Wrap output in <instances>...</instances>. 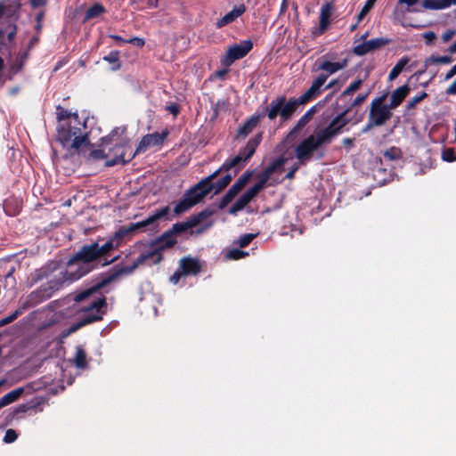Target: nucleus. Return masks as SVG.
I'll return each instance as SVG.
<instances>
[{
	"label": "nucleus",
	"mask_w": 456,
	"mask_h": 456,
	"mask_svg": "<svg viewBox=\"0 0 456 456\" xmlns=\"http://www.w3.org/2000/svg\"><path fill=\"white\" fill-rule=\"evenodd\" d=\"M118 247H120V242L116 241L113 235L102 245H100L98 240L85 244L67 261V266L69 270H65L61 273L69 282L77 281L97 268L102 258L104 261L101 264L102 266H107L116 262L119 256L110 260L106 256L111 250Z\"/></svg>",
	"instance_id": "nucleus-1"
},
{
	"label": "nucleus",
	"mask_w": 456,
	"mask_h": 456,
	"mask_svg": "<svg viewBox=\"0 0 456 456\" xmlns=\"http://www.w3.org/2000/svg\"><path fill=\"white\" fill-rule=\"evenodd\" d=\"M247 162V159L239 155L226 159L217 170L201 179L199 183L184 191L182 198L175 204L173 216H178L200 203L205 197L212 191L214 188L213 181L221 172H226L232 168H235V175L244 167Z\"/></svg>",
	"instance_id": "nucleus-2"
},
{
	"label": "nucleus",
	"mask_w": 456,
	"mask_h": 456,
	"mask_svg": "<svg viewBox=\"0 0 456 456\" xmlns=\"http://www.w3.org/2000/svg\"><path fill=\"white\" fill-rule=\"evenodd\" d=\"M118 130L119 128H114L109 135L101 138L102 144H114V148L110 149V151H115V157L107 159L105 163L107 167H113L118 164L126 165L137 154L144 152L148 148L161 146L169 134L167 129H164L161 133L154 132L152 134H147L141 139L135 151L130 153L128 159H126V150L129 148L128 141L118 137Z\"/></svg>",
	"instance_id": "nucleus-3"
},
{
	"label": "nucleus",
	"mask_w": 456,
	"mask_h": 456,
	"mask_svg": "<svg viewBox=\"0 0 456 456\" xmlns=\"http://www.w3.org/2000/svg\"><path fill=\"white\" fill-rule=\"evenodd\" d=\"M57 141L70 154H85L86 148L91 146L90 132L86 121L74 114L70 121L61 123L57 128Z\"/></svg>",
	"instance_id": "nucleus-4"
},
{
	"label": "nucleus",
	"mask_w": 456,
	"mask_h": 456,
	"mask_svg": "<svg viewBox=\"0 0 456 456\" xmlns=\"http://www.w3.org/2000/svg\"><path fill=\"white\" fill-rule=\"evenodd\" d=\"M327 78L328 75H324L323 73L320 74L314 80L309 89L298 98H289L287 101L285 95H281L273 99L275 103L278 102L281 103L279 107V110L281 112V120L285 122L291 119L294 113L297 111L300 105L305 104L312 99L318 96L321 94L320 88L324 85Z\"/></svg>",
	"instance_id": "nucleus-5"
},
{
	"label": "nucleus",
	"mask_w": 456,
	"mask_h": 456,
	"mask_svg": "<svg viewBox=\"0 0 456 456\" xmlns=\"http://www.w3.org/2000/svg\"><path fill=\"white\" fill-rule=\"evenodd\" d=\"M153 253H142L141 254L131 265L127 266H119L115 265L110 273L104 277L102 281L96 282L90 288H87L74 296V300L76 302H83L89 297H91L94 294L100 291L102 289L110 284L112 281L117 280L118 278L123 275H128L134 273V271L141 265L145 263L147 260L151 259V256Z\"/></svg>",
	"instance_id": "nucleus-6"
},
{
	"label": "nucleus",
	"mask_w": 456,
	"mask_h": 456,
	"mask_svg": "<svg viewBox=\"0 0 456 456\" xmlns=\"http://www.w3.org/2000/svg\"><path fill=\"white\" fill-rule=\"evenodd\" d=\"M153 253H142L141 254L131 265L127 266H119L115 265L110 273L104 277L102 281L96 282L90 288H87L74 296V300L76 302H83L89 297H91L94 294L100 291L102 289L110 284L112 281L117 280L118 278L123 275H128L134 273V271L141 265L145 263L147 260L151 259V256Z\"/></svg>",
	"instance_id": "nucleus-7"
},
{
	"label": "nucleus",
	"mask_w": 456,
	"mask_h": 456,
	"mask_svg": "<svg viewBox=\"0 0 456 456\" xmlns=\"http://www.w3.org/2000/svg\"><path fill=\"white\" fill-rule=\"evenodd\" d=\"M387 93L372 100L369 114L368 128L373 126H382L392 117V110L399 106V87L395 89L391 95V102L386 104Z\"/></svg>",
	"instance_id": "nucleus-8"
},
{
	"label": "nucleus",
	"mask_w": 456,
	"mask_h": 456,
	"mask_svg": "<svg viewBox=\"0 0 456 456\" xmlns=\"http://www.w3.org/2000/svg\"><path fill=\"white\" fill-rule=\"evenodd\" d=\"M69 282L66 277L61 273L59 277H55L47 281L46 284L42 285L37 289L32 291L27 297V299L21 304L22 306H26V310L30 307H34L47 299L51 298L53 293L59 290L65 282Z\"/></svg>",
	"instance_id": "nucleus-9"
},
{
	"label": "nucleus",
	"mask_w": 456,
	"mask_h": 456,
	"mask_svg": "<svg viewBox=\"0 0 456 456\" xmlns=\"http://www.w3.org/2000/svg\"><path fill=\"white\" fill-rule=\"evenodd\" d=\"M106 306L107 302L104 296L91 301L81 309L85 315L71 325L69 331L74 332L87 324L102 320V315L105 314V311L102 309Z\"/></svg>",
	"instance_id": "nucleus-10"
},
{
	"label": "nucleus",
	"mask_w": 456,
	"mask_h": 456,
	"mask_svg": "<svg viewBox=\"0 0 456 456\" xmlns=\"http://www.w3.org/2000/svg\"><path fill=\"white\" fill-rule=\"evenodd\" d=\"M106 306L107 302L104 296L91 301L81 309L85 315L71 325L69 331L74 332L87 324L102 320V315L105 314V311L102 309Z\"/></svg>",
	"instance_id": "nucleus-11"
},
{
	"label": "nucleus",
	"mask_w": 456,
	"mask_h": 456,
	"mask_svg": "<svg viewBox=\"0 0 456 456\" xmlns=\"http://www.w3.org/2000/svg\"><path fill=\"white\" fill-rule=\"evenodd\" d=\"M281 102H274L273 100L269 105L265 106L260 113L253 114L246 122L238 128V135L247 137L252 130L257 126L259 120L267 117L270 120H274L278 116L281 117L279 107Z\"/></svg>",
	"instance_id": "nucleus-12"
},
{
	"label": "nucleus",
	"mask_w": 456,
	"mask_h": 456,
	"mask_svg": "<svg viewBox=\"0 0 456 456\" xmlns=\"http://www.w3.org/2000/svg\"><path fill=\"white\" fill-rule=\"evenodd\" d=\"M213 214V210H211L210 208H205L200 212L191 216L184 222H178L174 224L170 230L172 231L175 237L178 235H182L183 233L187 232L189 230H191L192 228L198 226L201 222L210 217Z\"/></svg>",
	"instance_id": "nucleus-13"
},
{
	"label": "nucleus",
	"mask_w": 456,
	"mask_h": 456,
	"mask_svg": "<svg viewBox=\"0 0 456 456\" xmlns=\"http://www.w3.org/2000/svg\"><path fill=\"white\" fill-rule=\"evenodd\" d=\"M252 48L253 42L249 39L231 45L221 61L222 64L227 67L231 66L235 61L244 58Z\"/></svg>",
	"instance_id": "nucleus-14"
},
{
	"label": "nucleus",
	"mask_w": 456,
	"mask_h": 456,
	"mask_svg": "<svg viewBox=\"0 0 456 456\" xmlns=\"http://www.w3.org/2000/svg\"><path fill=\"white\" fill-rule=\"evenodd\" d=\"M158 227V224H155L151 216H149L146 219L137 222V223H131L127 226H121L117 232H114L113 237L116 241L120 242V246L123 243V240L126 236L129 235L130 233L138 231V230H146L149 228L150 230H156Z\"/></svg>",
	"instance_id": "nucleus-15"
},
{
	"label": "nucleus",
	"mask_w": 456,
	"mask_h": 456,
	"mask_svg": "<svg viewBox=\"0 0 456 456\" xmlns=\"http://www.w3.org/2000/svg\"><path fill=\"white\" fill-rule=\"evenodd\" d=\"M253 175V171L247 170L239 179L230 187L226 193L221 199L218 208L224 209L230 202L240 193V191L246 186L249 179Z\"/></svg>",
	"instance_id": "nucleus-16"
},
{
	"label": "nucleus",
	"mask_w": 456,
	"mask_h": 456,
	"mask_svg": "<svg viewBox=\"0 0 456 456\" xmlns=\"http://www.w3.org/2000/svg\"><path fill=\"white\" fill-rule=\"evenodd\" d=\"M319 150L314 142L313 135H309L302 140L295 148V155L299 164L305 165L314 157L315 151Z\"/></svg>",
	"instance_id": "nucleus-17"
},
{
	"label": "nucleus",
	"mask_w": 456,
	"mask_h": 456,
	"mask_svg": "<svg viewBox=\"0 0 456 456\" xmlns=\"http://www.w3.org/2000/svg\"><path fill=\"white\" fill-rule=\"evenodd\" d=\"M391 42V39L387 37H377L368 41H364L353 48L354 54L357 56H363L369 53L378 50Z\"/></svg>",
	"instance_id": "nucleus-18"
},
{
	"label": "nucleus",
	"mask_w": 456,
	"mask_h": 456,
	"mask_svg": "<svg viewBox=\"0 0 456 456\" xmlns=\"http://www.w3.org/2000/svg\"><path fill=\"white\" fill-rule=\"evenodd\" d=\"M349 110L350 109H347L337 115L330 124L323 128L330 138L333 139L335 136L338 135L343 128L349 123V119L346 117Z\"/></svg>",
	"instance_id": "nucleus-19"
},
{
	"label": "nucleus",
	"mask_w": 456,
	"mask_h": 456,
	"mask_svg": "<svg viewBox=\"0 0 456 456\" xmlns=\"http://www.w3.org/2000/svg\"><path fill=\"white\" fill-rule=\"evenodd\" d=\"M333 10L332 3L327 2L322 4L320 12L319 27L313 31V35L317 37L322 35L329 28L330 23L331 12Z\"/></svg>",
	"instance_id": "nucleus-20"
},
{
	"label": "nucleus",
	"mask_w": 456,
	"mask_h": 456,
	"mask_svg": "<svg viewBox=\"0 0 456 456\" xmlns=\"http://www.w3.org/2000/svg\"><path fill=\"white\" fill-rule=\"evenodd\" d=\"M177 243L176 237L174 235L172 231L168 229L164 232L161 235L151 240L150 243L151 247L157 246L162 251L173 248Z\"/></svg>",
	"instance_id": "nucleus-21"
},
{
	"label": "nucleus",
	"mask_w": 456,
	"mask_h": 456,
	"mask_svg": "<svg viewBox=\"0 0 456 456\" xmlns=\"http://www.w3.org/2000/svg\"><path fill=\"white\" fill-rule=\"evenodd\" d=\"M179 267L185 276L196 275L201 272V264L199 259L184 256L179 261Z\"/></svg>",
	"instance_id": "nucleus-22"
},
{
	"label": "nucleus",
	"mask_w": 456,
	"mask_h": 456,
	"mask_svg": "<svg viewBox=\"0 0 456 456\" xmlns=\"http://www.w3.org/2000/svg\"><path fill=\"white\" fill-rule=\"evenodd\" d=\"M246 12V6L241 4L240 5L234 6V8L227 12L224 16H223L220 20H218L216 23V27L217 28H221L232 22H233L237 18L241 16Z\"/></svg>",
	"instance_id": "nucleus-23"
},
{
	"label": "nucleus",
	"mask_w": 456,
	"mask_h": 456,
	"mask_svg": "<svg viewBox=\"0 0 456 456\" xmlns=\"http://www.w3.org/2000/svg\"><path fill=\"white\" fill-rule=\"evenodd\" d=\"M257 194L250 188L245 191L230 208L229 214L236 215L242 210Z\"/></svg>",
	"instance_id": "nucleus-24"
},
{
	"label": "nucleus",
	"mask_w": 456,
	"mask_h": 456,
	"mask_svg": "<svg viewBox=\"0 0 456 456\" xmlns=\"http://www.w3.org/2000/svg\"><path fill=\"white\" fill-rule=\"evenodd\" d=\"M347 65V60L344 59L342 61L331 62L330 61H323L318 66L319 70L326 71L328 77L337 71L343 69Z\"/></svg>",
	"instance_id": "nucleus-25"
},
{
	"label": "nucleus",
	"mask_w": 456,
	"mask_h": 456,
	"mask_svg": "<svg viewBox=\"0 0 456 456\" xmlns=\"http://www.w3.org/2000/svg\"><path fill=\"white\" fill-rule=\"evenodd\" d=\"M262 141V133H258L254 137L250 138L247 144L245 145L244 151L245 157L244 159L248 161L253 157L256 152V148L260 144Z\"/></svg>",
	"instance_id": "nucleus-26"
},
{
	"label": "nucleus",
	"mask_w": 456,
	"mask_h": 456,
	"mask_svg": "<svg viewBox=\"0 0 456 456\" xmlns=\"http://www.w3.org/2000/svg\"><path fill=\"white\" fill-rule=\"evenodd\" d=\"M317 112L316 106L311 107L296 123L293 127L291 133H297L304 128L314 118V114Z\"/></svg>",
	"instance_id": "nucleus-27"
},
{
	"label": "nucleus",
	"mask_w": 456,
	"mask_h": 456,
	"mask_svg": "<svg viewBox=\"0 0 456 456\" xmlns=\"http://www.w3.org/2000/svg\"><path fill=\"white\" fill-rule=\"evenodd\" d=\"M24 393L23 387H18L0 398V409L16 402Z\"/></svg>",
	"instance_id": "nucleus-28"
},
{
	"label": "nucleus",
	"mask_w": 456,
	"mask_h": 456,
	"mask_svg": "<svg viewBox=\"0 0 456 456\" xmlns=\"http://www.w3.org/2000/svg\"><path fill=\"white\" fill-rule=\"evenodd\" d=\"M423 9L428 10H443L446 9L444 0H422L420 7H413L411 11L420 12Z\"/></svg>",
	"instance_id": "nucleus-29"
},
{
	"label": "nucleus",
	"mask_w": 456,
	"mask_h": 456,
	"mask_svg": "<svg viewBox=\"0 0 456 456\" xmlns=\"http://www.w3.org/2000/svg\"><path fill=\"white\" fill-rule=\"evenodd\" d=\"M105 12L106 9L104 8V6L102 4L96 3L86 10L85 13V21L96 18L101 14L104 13Z\"/></svg>",
	"instance_id": "nucleus-30"
},
{
	"label": "nucleus",
	"mask_w": 456,
	"mask_h": 456,
	"mask_svg": "<svg viewBox=\"0 0 456 456\" xmlns=\"http://www.w3.org/2000/svg\"><path fill=\"white\" fill-rule=\"evenodd\" d=\"M85 154H81L89 160H101L108 158V155L104 153L103 150L101 149H90V146L86 148Z\"/></svg>",
	"instance_id": "nucleus-31"
},
{
	"label": "nucleus",
	"mask_w": 456,
	"mask_h": 456,
	"mask_svg": "<svg viewBox=\"0 0 456 456\" xmlns=\"http://www.w3.org/2000/svg\"><path fill=\"white\" fill-rule=\"evenodd\" d=\"M60 267V262L59 261H51L47 263L45 266H43L39 271L37 277L39 279L46 278L48 275H50L52 273L58 270Z\"/></svg>",
	"instance_id": "nucleus-32"
},
{
	"label": "nucleus",
	"mask_w": 456,
	"mask_h": 456,
	"mask_svg": "<svg viewBox=\"0 0 456 456\" xmlns=\"http://www.w3.org/2000/svg\"><path fill=\"white\" fill-rule=\"evenodd\" d=\"M312 135L314 138V142L316 143L319 149L324 144L330 143L332 141V138H330V136L325 132L323 128Z\"/></svg>",
	"instance_id": "nucleus-33"
},
{
	"label": "nucleus",
	"mask_w": 456,
	"mask_h": 456,
	"mask_svg": "<svg viewBox=\"0 0 456 456\" xmlns=\"http://www.w3.org/2000/svg\"><path fill=\"white\" fill-rule=\"evenodd\" d=\"M74 363L77 368L85 369L87 367L86 353L81 346H77Z\"/></svg>",
	"instance_id": "nucleus-34"
},
{
	"label": "nucleus",
	"mask_w": 456,
	"mask_h": 456,
	"mask_svg": "<svg viewBox=\"0 0 456 456\" xmlns=\"http://www.w3.org/2000/svg\"><path fill=\"white\" fill-rule=\"evenodd\" d=\"M119 51H111L108 55H105L102 57V60L104 61H107L109 63L114 64V66L111 68V70H119L121 69V62L119 60Z\"/></svg>",
	"instance_id": "nucleus-35"
},
{
	"label": "nucleus",
	"mask_w": 456,
	"mask_h": 456,
	"mask_svg": "<svg viewBox=\"0 0 456 456\" xmlns=\"http://www.w3.org/2000/svg\"><path fill=\"white\" fill-rule=\"evenodd\" d=\"M26 311V306L20 305L11 314L8 316L3 318L0 320V328L4 327L12 322H14L16 319H18L24 312Z\"/></svg>",
	"instance_id": "nucleus-36"
},
{
	"label": "nucleus",
	"mask_w": 456,
	"mask_h": 456,
	"mask_svg": "<svg viewBox=\"0 0 456 456\" xmlns=\"http://www.w3.org/2000/svg\"><path fill=\"white\" fill-rule=\"evenodd\" d=\"M271 176V174L267 172L266 169H265L259 175H258V182L250 187L251 190H253L256 194L265 187L266 183L268 182L269 178Z\"/></svg>",
	"instance_id": "nucleus-37"
},
{
	"label": "nucleus",
	"mask_w": 456,
	"mask_h": 456,
	"mask_svg": "<svg viewBox=\"0 0 456 456\" xmlns=\"http://www.w3.org/2000/svg\"><path fill=\"white\" fill-rule=\"evenodd\" d=\"M155 224H157V221L165 218L166 220H171L173 216H170V208L169 206L163 207L161 208L156 209L155 212L151 215Z\"/></svg>",
	"instance_id": "nucleus-38"
},
{
	"label": "nucleus",
	"mask_w": 456,
	"mask_h": 456,
	"mask_svg": "<svg viewBox=\"0 0 456 456\" xmlns=\"http://www.w3.org/2000/svg\"><path fill=\"white\" fill-rule=\"evenodd\" d=\"M74 114L75 113H71L61 105L56 107V118L59 122L63 123L66 121H70L71 118H73Z\"/></svg>",
	"instance_id": "nucleus-39"
},
{
	"label": "nucleus",
	"mask_w": 456,
	"mask_h": 456,
	"mask_svg": "<svg viewBox=\"0 0 456 456\" xmlns=\"http://www.w3.org/2000/svg\"><path fill=\"white\" fill-rule=\"evenodd\" d=\"M377 0H367L356 16L358 22H362L367 14L374 8Z\"/></svg>",
	"instance_id": "nucleus-40"
},
{
	"label": "nucleus",
	"mask_w": 456,
	"mask_h": 456,
	"mask_svg": "<svg viewBox=\"0 0 456 456\" xmlns=\"http://www.w3.org/2000/svg\"><path fill=\"white\" fill-rule=\"evenodd\" d=\"M232 175L231 174H226L224 176H223L221 179L217 180L216 183H214V188L215 193L220 192L222 190H224L226 186L229 185L231 181L232 180Z\"/></svg>",
	"instance_id": "nucleus-41"
},
{
	"label": "nucleus",
	"mask_w": 456,
	"mask_h": 456,
	"mask_svg": "<svg viewBox=\"0 0 456 456\" xmlns=\"http://www.w3.org/2000/svg\"><path fill=\"white\" fill-rule=\"evenodd\" d=\"M256 234L245 233L241 235L234 243L239 245L240 248L247 247L255 238Z\"/></svg>",
	"instance_id": "nucleus-42"
},
{
	"label": "nucleus",
	"mask_w": 456,
	"mask_h": 456,
	"mask_svg": "<svg viewBox=\"0 0 456 456\" xmlns=\"http://www.w3.org/2000/svg\"><path fill=\"white\" fill-rule=\"evenodd\" d=\"M452 61V59L451 56H436L431 55L426 62H431L434 64H449Z\"/></svg>",
	"instance_id": "nucleus-43"
},
{
	"label": "nucleus",
	"mask_w": 456,
	"mask_h": 456,
	"mask_svg": "<svg viewBox=\"0 0 456 456\" xmlns=\"http://www.w3.org/2000/svg\"><path fill=\"white\" fill-rule=\"evenodd\" d=\"M248 252H245L241 249H239V248H232V249H230L227 253H226V257L228 259H232V260H239L246 256H248Z\"/></svg>",
	"instance_id": "nucleus-44"
},
{
	"label": "nucleus",
	"mask_w": 456,
	"mask_h": 456,
	"mask_svg": "<svg viewBox=\"0 0 456 456\" xmlns=\"http://www.w3.org/2000/svg\"><path fill=\"white\" fill-rule=\"evenodd\" d=\"M362 84V79H356L349 85V86L342 93V96L350 95L357 91Z\"/></svg>",
	"instance_id": "nucleus-45"
},
{
	"label": "nucleus",
	"mask_w": 456,
	"mask_h": 456,
	"mask_svg": "<svg viewBox=\"0 0 456 456\" xmlns=\"http://www.w3.org/2000/svg\"><path fill=\"white\" fill-rule=\"evenodd\" d=\"M154 249L148 253H154L151 256V259L153 260V264L158 265L163 260V251L157 246H154Z\"/></svg>",
	"instance_id": "nucleus-46"
},
{
	"label": "nucleus",
	"mask_w": 456,
	"mask_h": 456,
	"mask_svg": "<svg viewBox=\"0 0 456 456\" xmlns=\"http://www.w3.org/2000/svg\"><path fill=\"white\" fill-rule=\"evenodd\" d=\"M443 160L446 162H453L456 160V153L452 148L445 149L442 153Z\"/></svg>",
	"instance_id": "nucleus-47"
},
{
	"label": "nucleus",
	"mask_w": 456,
	"mask_h": 456,
	"mask_svg": "<svg viewBox=\"0 0 456 456\" xmlns=\"http://www.w3.org/2000/svg\"><path fill=\"white\" fill-rule=\"evenodd\" d=\"M285 162L284 158H279L273 161L265 169L269 174H273L279 167H281Z\"/></svg>",
	"instance_id": "nucleus-48"
},
{
	"label": "nucleus",
	"mask_w": 456,
	"mask_h": 456,
	"mask_svg": "<svg viewBox=\"0 0 456 456\" xmlns=\"http://www.w3.org/2000/svg\"><path fill=\"white\" fill-rule=\"evenodd\" d=\"M427 96L428 94L426 92H422L420 94L414 96L411 101L408 102L406 105L407 110L413 109L418 102H421Z\"/></svg>",
	"instance_id": "nucleus-49"
},
{
	"label": "nucleus",
	"mask_w": 456,
	"mask_h": 456,
	"mask_svg": "<svg viewBox=\"0 0 456 456\" xmlns=\"http://www.w3.org/2000/svg\"><path fill=\"white\" fill-rule=\"evenodd\" d=\"M383 156L386 160L397 159L399 158V150L395 147H392L389 150H387L384 152Z\"/></svg>",
	"instance_id": "nucleus-50"
},
{
	"label": "nucleus",
	"mask_w": 456,
	"mask_h": 456,
	"mask_svg": "<svg viewBox=\"0 0 456 456\" xmlns=\"http://www.w3.org/2000/svg\"><path fill=\"white\" fill-rule=\"evenodd\" d=\"M37 406H38V403L31 404V405H28V404H20V405H19V406L15 409V413H16V414H19V413H25V412H27L28 411H34L36 412V411H37Z\"/></svg>",
	"instance_id": "nucleus-51"
},
{
	"label": "nucleus",
	"mask_w": 456,
	"mask_h": 456,
	"mask_svg": "<svg viewBox=\"0 0 456 456\" xmlns=\"http://www.w3.org/2000/svg\"><path fill=\"white\" fill-rule=\"evenodd\" d=\"M18 437V434L14 429H7L4 437V442L6 444L13 443Z\"/></svg>",
	"instance_id": "nucleus-52"
},
{
	"label": "nucleus",
	"mask_w": 456,
	"mask_h": 456,
	"mask_svg": "<svg viewBox=\"0 0 456 456\" xmlns=\"http://www.w3.org/2000/svg\"><path fill=\"white\" fill-rule=\"evenodd\" d=\"M126 43L136 45L138 47H143L145 45L144 39L138 37H134L130 39H127Z\"/></svg>",
	"instance_id": "nucleus-53"
},
{
	"label": "nucleus",
	"mask_w": 456,
	"mask_h": 456,
	"mask_svg": "<svg viewBox=\"0 0 456 456\" xmlns=\"http://www.w3.org/2000/svg\"><path fill=\"white\" fill-rule=\"evenodd\" d=\"M422 37H423V38H425L427 45L433 44V42L436 38V34L433 31L424 32Z\"/></svg>",
	"instance_id": "nucleus-54"
},
{
	"label": "nucleus",
	"mask_w": 456,
	"mask_h": 456,
	"mask_svg": "<svg viewBox=\"0 0 456 456\" xmlns=\"http://www.w3.org/2000/svg\"><path fill=\"white\" fill-rule=\"evenodd\" d=\"M166 110L176 117L180 112V106L177 103H171L166 107Z\"/></svg>",
	"instance_id": "nucleus-55"
},
{
	"label": "nucleus",
	"mask_w": 456,
	"mask_h": 456,
	"mask_svg": "<svg viewBox=\"0 0 456 456\" xmlns=\"http://www.w3.org/2000/svg\"><path fill=\"white\" fill-rule=\"evenodd\" d=\"M182 276H185L181 269L176 270L170 277V281L174 284L179 282Z\"/></svg>",
	"instance_id": "nucleus-56"
},
{
	"label": "nucleus",
	"mask_w": 456,
	"mask_h": 456,
	"mask_svg": "<svg viewBox=\"0 0 456 456\" xmlns=\"http://www.w3.org/2000/svg\"><path fill=\"white\" fill-rule=\"evenodd\" d=\"M355 138L346 137L342 140V144L346 151H350L354 145Z\"/></svg>",
	"instance_id": "nucleus-57"
},
{
	"label": "nucleus",
	"mask_w": 456,
	"mask_h": 456,
	"mask_svg": "<svg viewBox=\"0 0 456 456\" xmlns=\"http://www.w3.org/2000/svg\"><path fill=\"white\" fill-rule=\"evenodd\" d=\"M299 163H295L291 169L287 173V175H285V179H293L295 177V174L296 172L299 169Z\"/></svg>",
	"instance_id": "nucleus-58"
},
{
	"label": "nucleus",
	"mask_w": 456,
	"mask_h": 456,
	"mask_svg": "<svg viewBox=\"0 0 456 456\" xmlns=\"http://www.w3.org/2000/svg\"><path fill=\"white\" fill-rule=\"evenodd\" d=\"M367 94H359L352 102L351 108L361 105L366 99Z\"/></svg>",
	"instance_id": "nucleus-59"
},
{
	"label": "nucleus",
	"mask_w": 456,
	"mask_h": 456,
	"mask_svg": "<svg viewBox=\"0 0 456 456\" xmlns=\"http://www.w3.org/2000/svg\"><path fill=\"white\" fill-rule=\"evenodd\" d=\"M399 76V61L394 66L392 70L390 71L388 75L389 79H395Z\"/></svg>",
	"instance_id": "nucleus-60"
},
{
	"label": "nucleus",
	"mask_w": 456,
	"mask_h": 456,
	"mask_svg": "<svg viewBox=\"0 0 456 456\" xmlns=\"http://www.w3.org/2000/svg\"><path fill=\"white\" fill-rule=\"evenodd\" d=\"M410 87L408 85L401 86V102L405 99V97L410 93Z\"/></svg>",
	"instance_id": "nucleus-61"
},
{
	"label": "nucleus",
	"mask_w": 456,
	"mask_h": 456,
	"mask_svg": "<svg viewBox=\"0 0 456 456\" xmlns=\"http://www.w3.org/2000/svg\"><path fill=\"white\" fill-rule=\"evenodd\" d=\"M455 31L454 30H447L443 34V40L444 42H448L452 39V37L454 36Z\"/></svg>",
	"instance_id": "nucleus-62"
},
{
	"label": "nucleus",
	"mask_w": 456,
	"mask_h": 456,
	"mask_svg": "<svg viewBox=\"0 0 456 456\" xmlns=\"http://www.w3.org/2000/svg\"><path fill=\"white\" fill-rule=\"evenodd\" d=\"M446 94L449 95L456 94V80L446 89Z\"/></svg>",
	"instance_id": "nucleus-63"
},
{
	"label": "nucleus",
	"mask_w": 456,
	"mask_h": 456,
	"mask_svg": "<svg viewBox=\"0 0 456 456\" xmlns=\"http://www.w3.org/2000/svg\"><path fill=\"white\" fill-rule=\"evenodd\" d=\"M456 75V64L446 73L445 79H450Z\"/></svg>",
	"instance_id": "nucleus-64"
}]
</instances>
